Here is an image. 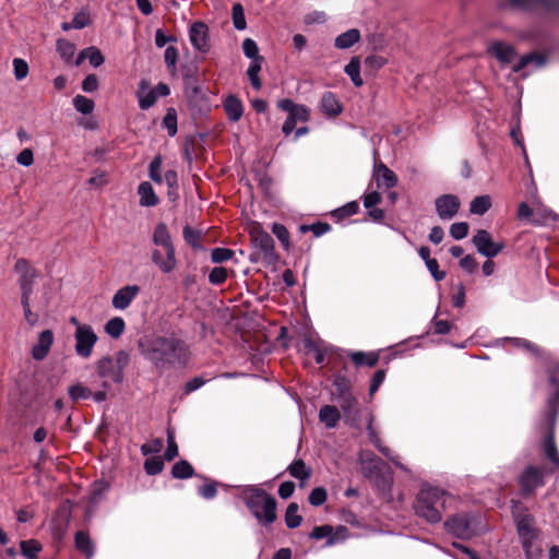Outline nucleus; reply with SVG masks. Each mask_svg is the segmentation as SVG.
<instances>
[{"label": "nucleus", "instance_id": "4", "mask_svg": "<svg viewBox=\"0 0 559 559\" xmlns=\"http://www.w3.org/2000/svg\"><path fill=\"white\" fill-rule=\"evenodd\" d=\"M421 519L429 523L441 520L447 500L445 491L429 483L421 481Z\"/></svg>", "mask_w": 559, "mask_h": 559}, {"label": "nucleus", "instance_id": "15", "mask_svg": "<svg viewBox=\"0 0 559 559\" xmlns=\"http://www.w3.org/2000/svg\"><path fill=\"white\" fill-rule=\"evenodd\" d=\"M472 241L476 247L477 251L481 255L489 259L498 255L500 251L503 249V245L495 242L490 234L484 229L477 230Z\"/></svg>", "mask_w": 559, "mask_h": 559}, {"label": "nucleus", "instance_id": "62", "mask_svg": "<svg viewBox=\"0 0 559 559\" xmlns=\"http://www.w3.org/2000/svg\"><path fill=\"white\" fill-rule=\"evenodd\" d=\"M13 68L15 79L19 81L25 79L29 71L27 62L21 58L13 60Z\"/></svg>", "mask_w": 559, "mask_h": 559}, {"label": "nucleus", "instance_id": "57", "mask_svg": "<svg viewBox=\"0 0 559 559\" xmlns=\"http://www.w3.org/2000/svg\"><path fill=\"white\" fill-rule=\"evenodd\" d=\"M160 168H162V157H160V155H157L151 162L150 169H148L150 178L156 183L163 182V177L160 175Z\"/></svg>", "mask_w": 559, "mask_h": 559}, {"label": "nucleus", "instance_id": "52", "mask_svg": "<svg viewBox=\"0 0 559 559\" xmlns=\"http://www.w3.org/2000/svg\"><path fill=\"white\" fill-rule=\"evenodd\" d=\"M163 126L167 129L168 134L174 136L177 133V112L174 108H168L163 119Z\"/></svg>", "mask_w": 559, "mask_h": 559}, {"label": "nucleus", "instance_id": "37", "mask_svg": "<svg viewBox=\"0 0 559 559\" xmlns=\"http://www.w3.org/2000/svg\"><path fill=\"white\" fill-rule=\"evenodd\" d=\"M309 536H310V538H313V539H321V538L328 537V540H326L328 546H332L336 543V537H335V535H333V526H331L329 524L316 526L311 531Z\"/></svg>", "mask_w": 559, "mask_h": 559}, {"label": "nucleus", "instance_id": "20", "mask_svg": "<svg viewBox=\"0 0 559 559\" xmlns=\"http://www.w3.org/2000/svg\"><path fill=\"white\" fill-rule=\"evenodd\" d=\"M190 40L195 49L207 52L210 49L207 25L203 22H194L190 28Z\"/></svg>", "mask_w": 559, "mask_h": 559}, {"label": "nucleus", "instance_id": "44", "mask_svg": "<svg viewBox=\"0 0 559 559\" xmlns=\"http://www.w3.org/2000/svg\"><path fill=\"white\" fill-rule=\"evenodd\" d=\"M164 180L168 187L167 197L171 202H175L178 199V176L175 170H167L164 176Z\"/></svg>", "mask_w": 559, "mask_h": 559}, {"label": "nucleus", "instance_id": "33", "mask_svg": "<svg viewBox=\"0 0 559 559\" xmlns=\"http://www.w3.org/2000/svg\"><path fill=\"white\" fill-rule=\"evenodd\" d=\"M75 547L76 549L84 554L87 558H91L94 554V546L90 535L84 531H79L75 534Z\"/></svg>", "mask_w": 559, "mask_h": 559}, {"label": "nucleus", "instance_id": "7", "mask_svg": "<svg viewBox=\"0 0 559 559\" xmlns=\"http://www.w3.org/2000/svg\"><path fill=\"white\" fill-rule=\"evenodd\" d=\"M548 62V53L533 50L520 56L516 62L511 67V70L513 73L520 74L521 78L526 79L534 71L545 68Z\"/></svg>", "mask_w": 559, "mask_h": 559}, {"label": "nucleus", "instance_id": "6", "mask_svg": "<svg viewBox=\"0 0 559 559\" xmlns=\"http://www.w3.org/2000/svg\"><path fill=\"white\" fill-rule=\"evenodd\" d=\"M447 531L462 539L472 538L485 530L479 514H459L444 523Z\"/></svg>", "mask_w": 559, "mask_h": 559}, {"label": "nucleus", "instance_id": "43", "mask_svg": "<svg viewBox=\"0 0 559 559\" xmlns=\"http://www.w3.org/2000/svg\"><path fill=\"white\" fill-rule=\"evenodd\" d=\"M298 504L296 502H292L288 504L285 512V523L288 528H296L302 522V516L298 514Z\"/></svg>", "mask_w": 559, "mask_h": 559}, {"label": "nucleus", "instance_id": "63", "mask_svg": "<svg viewBox=\"0 0 559 559\" xmlns=\"http://www.w3.org/2000/svg\"><path fill=\"white\" fill-rule=\"evenodd\" d=\"M86 51H88L87 59L94 68L100 67L104 63L105 58L97 47H88Z\"/></svg>", "mask_w": 559, "mask_h": 559}, {"label": "nucleus", "instance_id": "30", "mask_svg": "<svg viewBox=\"0 0 559 559\" xmlns=\"http://www.w3.org/2000/svg\"><path fill=\"white\" fill-rule=\"evenodd\" d=\"M319 418L328 428H334L341 419V414L336 406L324 405L319 411Z\"/></svg>", "mask_w": 559, "mask_h": 559}, {"label": "nucleus", "instance_id": "61", "mask_svg": "<svg viewBox=\"0 0 559 559\" xmlns=\"http://www.w3.org/2000/svg\"><path fill=\"white\" fill-rule=\"evenodd\" d=\"M272 231L282 242V245L287 249L289 247V233L287 228L282 224L275 223L272 226Z\"/></svg>", "mask_w": 559, "mask_h": 559}, {"label": "nucleus", "instance_id": "36", "mask_svg": "<svg viewBox=\"0 0 559 559\" xmlns=\"http://www.w3.org/2000/svg\"><path fill=\"white\" fill-rule=\"evenodd\" d=\"M350 360L356 366L367 365L368 367H373L379 361V355L377 353L355 352L350 354Z\"/></svg>", "mask_w": 559, "mask_h": 559}, {"label": "nucleus", "instance_id": "46", "mask_svg": "<svg viewBox=\"0 0 559 559\" xmlns=\"http://www.w3.org/2000/svg\"><path fill=\"white\" fill-rule=\"evenodd\" d=\"M124 321L123 319L116 317L110 319L106 325L105 331L107 334H109L114 338H118L124 331Z\"/></svg>", "mask_w": 559, "mask_h": 559}, {"label": "nucleus", "instance_id": "31", "mask_svg": "<svg viewBox=\"0 0 559 559\" xmlns=\"http://www.w3.org/2000/svg\"><path fill=\"white\" fill-rule=\"evenodd\" d=\"M138 193L140 195V205L142 206H155L159 201L152 185L147 181L139 186Z\"/></svg>", "mask_w": 559, "mask_h": 559}, {"label": "nucleus", "instance_id": "53", "mask_svg": "<svg viewBox=\"0 0 559 559\" xmlns=\"http://www.w3.org/2000/svg\"><path fill=\"white\" fill-rule=\"evenodd\" d=\"M144 469L148 475H157L164 469V462L159 456H152L145 461Z\"/></svg>", "mask_w": 559, "mask_h": 559}, {"label": "nucleus", "instance_id": "19", "mask_svg": "<svg viewBox=\"0 0 559 559\" xmlns=\"http://www.w3.org/2000/svg\"><path fill=\"white\" fill-rule=\"evenodd\" d=\"M337 403L344 413V416L352 425H357L359 419V408L357 399L349 391H342L337 397Z\"/></svg>", "mask_w": 559, "mask_h": 559}, {"label": "nucleus", "instance_id": "22", "mask_svg": "<svg viewBox=\"0 0 559 559\" xmlns=\"http://www.w3.org/2000/svg\"><path fill=\"white\" fill-rule=\"evenodd\" d=\"M53 343V333L51 330L43 331L37 343L32 347V356L35 360H43L48 355L50 347Z\"/></svg>", "mask_w": 559, "mask_h": 559}, {"label": "nucleus", "instance_id": "55", "mask_svg": "<svg viewBox=\"0 0 559 559\" xmlns=\"http://www.w3.org/2000/svg\"><path fill=\"white\" fill-rule=\"evenodd\" d=\"M178 455V447L175 441L174 432L167 429V449L164 453L166 461H173Z\"/></svg>", "mask_w": 559, "mask_h": 559}, {"label": "nucleus", "instance_id": "42", "mask_svg": "<svg viewBox=\"0 0 559 559\" xmlns=\"http://www.w3.org/2000/svg\"><path fill=\"white\" fill-rule=\"evenodd\" d=\"M37 276L36 270L28 272L26 274L20 275V288L22 292L21 298H31V295L33 293V284L34 280Z\"/></svg>", "mask_w": 559, "mask_h": 559}, {"label": "nucleus", "instance_id": "48", "mask_svg": "<svg viewBox=\"0 0 559 559\" xmlns=\"http://www.w3.org/2000/svg\"><path fill=\"white\" fill-rule=\"evenodd\" d=\"M70 399L76 403L80 400L88 399L92 396V391L81 383L73 384L68 390Z\"/></svg>", "mask_w": 559, "mask_h": 559}, {"label": "nucleus", "instance_id": "21", "mask_svg": "<svg viewBox=\"0 0 559 559\" xmlns=\"http://www.w3.org/2000/svg\"><path fill=\"white\" fill-rule=\"evenodd\" d=\"M96 372L103 379H110L115 383H121L124 379V373L119 372L116 368L114 359L110 356L102 357L96 362Z\"/></svg>", "mask_w": 559, "mask_h": 559}, {"label": "nucleus", "instance_id": "64", "mask_svg": "<svg viewBox=\"0 0 559 559\" xmlns=\"http://www.w3.org/2000/svg\"><path fill=\"white\" fill-rule=\"evenodd\" d=\"M227 278V270L223 266L214 267L209 275V281L214 285L224 283Z\"/></svg>", "mask_w": 559, "mask_h": 559}, {"label": "nucleus", "instance_id": "13", "mask_svg": "<svg viewBox=\"0 0 559 559\" xmlns=\"http://www.w3.org/2000/svg\"><path fill=\"white\" fill-rule=\"evenodd\" d=\"M185 84L188 104L192 116L201 115L203 112V107L206 106L201 86L197 84L194 76L188 73L185 75Z\"/></svg>", "mask_w": 559, "mask_h": 559}, {"label": "nucleus", "instance_id": "16", "mask_svg": "<svg viewBox=\"0 0 559 559\" xmlns=\"http://www.w3.org/2000/svg\"><path fill=\"white\" fill-rule=\"evenodd\" d=\"M556 421L551 425L549 423V412L546 409L545 414L543 415L539 426L542 429L547 430V433L545 436L544 442H543V449L545 452V455L556 465L559 466V453L554 440V428H555Z\"/></svg>", "mask_w": 559, "mask_h": 559}, {"label": "nucleus", "instance_id": "47", "mask_svg": "<svg viewBox=\"0 0 559 559\" xmlns=\"http://www.w3.org/2000/svg\"><path fill=\"white\" fill-rule=\"evenodd\" d=\"M242 50L248 58L252 59V62H257L258 60L260 62L264 61V58L259 55L258 45L253 39L246 38L242 43Z\"/></svg>", "mask_w": 559, "mask_h": 559}, {"label": "nucleus", "instance_id": "8", "mask_svg": "<svg viewBox=\"0 0 559 559\" xmlns=\"http://www.w3.org/2000/svg\"><path fill=\"white\" fill-rule=\"evenodd\" d=\"M277 106L288 112V117L282 128L285 135H289L294 131L298 121L306 122L310 119L309 108L304 105L295 104L289 98L281 99Z\"/></svg>", "mask_w": 559, "mask_h": 559}, {"label": "nucleus", "instance_id": "32", "mask_svg": "<svg viewBox=\"0 0 559 559\" xmlns=\"http://www.w3.org/2000/svg\"><path fill=\"white\" fill-rule=\"evenodd\" d=\"M288 472L293 477L301 481L300 487H304V481L309 479L311 476V468L307 467L306 463L301 459L294 461L288 466Z\"/></svg>", "mask_w": 559, "mask_h": 559}, {"label": "nucleus", "instance_id": "38", "mask_svg": "<svg viewBox=\"0 0 559 559\" xmlns=\"http://www.w3.org/2000/svg\"><path fill=\"white\" fill-rule=\"evenodd\" d=\"M193 474L192 465L186 460L178 461L171 468V475L177 479H186L193 476Z\"/></svg>", "mask_w": 559, "mask_h": 559}, {"label": "nucleus", "instance_id": "60", "mask_svg": "<svg viewBox=\"0 0 559 559\" xmlns=\"http://www.w3.org/2000/svg\"><path fill=\"white\" fill-rule=\"evenodd\" d=\"M234 257V251L227 248H215L212 250L211 258L215 263H222Z\"/></svg>", "mask_w": 559, "mask_h": 559}, {"label": "nucleus", "instance_id": "2", "mask_svg": "<svg viewBox=\"0 0 559 559\" xmlns=\"http://www.w3.org/2000/svg\"><path fill=\"white\" fill-rule=\"evenodd\" d=\"M518 502H514L512 513L516 524V531L526 559H539L542 547L536 544L539 537V530L535 526L534 516L519 511Z\"/></svg>", "mask_w": 559, "mask_h": 559}, {"label": "nucleus", "instance_id": "9", "mask_svg": "<svg viewBox=\"0 0 559 559\" xmlns=\"http://www.w3.org/2000/svg\"><path fill=\"white\" fill-rule=\"evenodd\" d=\"M499 7L522 11L542 10L547 14L559 16V0H502Z\"/></svg>", "mask_w": 559, "mask_h": 559}, {"label": "nucleus", "instance_id": "25", "mask_svg": "<svg viewBox=\"0 0 559 559\" xmlns=\"http://www.w3.org/2000/svg\"><path fill=\"white\" fill-rule=\"evenodd\" d=\"M138 98L140 108L146 110L155 105L157 100L156 91L150 88V83L146 80H142L139 84Z\"/></svg>", "mask_w": 559, "mask_h": 559}, {"label": "nucleus", "instance_id": "14", "mask_svg": "<svg viewBox=\"0 0 559 559\" xmlns=\"http://www.w3.org/2000/svg\"><path fill=\"white\" fill-rule=\"evenodd\" d=\"M487 52L496 58L502 67L515 63L518 58V51L514 46L502 41L492 40L487 46Z\"/></svg>", "mask_w": 559, "mask_h": 559}, {"label": "nucleus", "instance_id": "12", "mask_svg": "<svg viewBox=\"0 0 559 559\" xmlns=\"http://www.w3.org/2000/svg\"><path fill=\"white\" fill-rule=\"evenodd\" d=\"M75 352L80 357L88 358L97 342V335L90 325H79L74 334Z\"/></svg>", "mask_w": 559, "mask_h": 559}, {"label": "nucleus", "instance_id": "18", "mask_svg": "<svg viewBox=\"0 0 559 559\" xmlns=\"http://www.w3.org/2000/svg\"><path fill=\"white\" fill-rule=\"evenodd\" d=\"M436 211L442 221L452 219L459 212L461 202L454 194H443L435 201Z\"/></svg>", "mask_w": 559, "mask_h": 559}, {"label": "nucleus", "instance_id": "24", "mask_svg": "<svg viewBox=\"0 0 559 559\" xmlns=\"http://www.w3.org/2000/svg\"><path fill=\"white\" fill-rule=\"evenodd\" d=\"M139 290L140 287L138 285L126 286L119 289L112 298V306L117 309H126L138 295Z\"/></svg>", "mask_w": 559, "mask_h": 559}, {"label": "nucleus", "instance_id": "45", "mask_svg": "<svg viewBox=\"0 0 559 559\" xmlns=\"http://www.w3.org/2000/svg\"><path fill=\"white\" fill-rule=\"evenodd\" d=\"M57 51L59 52L60 57L69 63L74 56L75 45L67 39H58Z\"/></svg>", "mask_w": 559, "mask_h": 559}, {"label": "nucleus", "instance_id": "3", "mask_svg": "<svg viewBox=\"0 0 559 559\" xmlns=\"http://www.w3.org/2000/svg\"><path fill=\"white\" fill-rule=\"evenodd\" d=\"M246 504L259 521L271 524L276 520V500L264 489L257 487L247 489Z\"/></svg>", "mask_w": 559, "mask_h": 559}, {"label": "nucleus", "instance_id": "17", "mask_svg": "<svg viewBox=\"0 0 559 559\" xmlns=\"http://www.w3.org/2000/svg\"><path fill=\"white\" fill-rule=\"evenodd\" d=\"M250 236L254 247L263 253L265 259L269 261L275 259L274 240L266 231L260 226H254L250 231Z\"/></svg>", "mask_w": 559, "mask_h": 559}, {"label": "nucleus", "instance_id": "35", "mask_svg": "<svg viewBox=\"0 0 559 559\" xmlns=\"http://www.w3.org/2000/svg\"><path fill=\"white\" fill-rule=\"evenodd\" d=\"M360 33L356 28H352L341 35H338L335 39V46L340 49H347L352 47L354 44L359 41Z\"/></svg>", "mask_w": 559, "mask_h": 559}, {"label": "nucleus", "instance_id": "59", "mask_svg": "<svg viewBox=\"0 0 559 559\" xmlns=\"http://www.w3.org/2000/svg\"><path fill=\"white\" fill-rule=\"evenodd\" d=\"M183 238L193 248L200 247L201 233L199 230H195L190 226H186L183 228Z\"/></svg>", "mask_w": 559, "mask_h": 559}, {"label": "nucleus", "instance_id": "49", "mask_svg": "<svg viewBox=\"0 0 559 559\" xmlns=\"http://www.w3.org/2000/svg\"><path fill=\"white\" fill-rule=\"evenodd\" d=\"M73 105L75 109L83 114L88 115L94 110V100L82 95H78L73 98Z\"/></svg>", "mask_w": 559, "mask_h": 559}, {"label": "nucleus", "instance_id": "11", "mask_svg": "<svg viewBox=\"0 0 559 559\" xmlns=\"http://www.w3.org/2000/svg\"><path fill=\"white\" fill-rule=\"evenodd\" d=\"M548 381L554 389V393L547 400V411L549 412V423L552 425L559 413V360H551L547 367Z\"/></svg>", "mask_w": 559, "mask_h": 559}, {"label": "nucleus", "instance_id": "39", "mask_svg": "<svg viewBox=\"0 0 559 559\" xmlns=\"http://www.w3.org/2000/svg\"><path fill=\"white\" fill-rule=\"evenodd\" d=\"M21 552L28 559H37L41 550V544L36 539L22 540L20 543Z\"/></svg>", "mask_w": 559, "mask_h": 559}, {"label": "nucleus", "instance_id": "10", "mask_svg": "<svg viewBox=\"0 0 559 559\" xmlns=\"http://www.w3.org/2000/svg\"><path fill=\"white\" fill-rule=\"evenodd\" d=\"M545 471L542 467L530 465L519 477L521 493L524 497L531 496L535 490L544 486Z\"/></svg>", "mask_w": 559, "mask_h": 559}, {"label": "nucleus", "instance_id": "27", "mask_svg": "<svg viewBox=\"0 0 559 559\" xmlns=\"http://www.w3.org/2000/svg\"><path fill=\"white\" fill-rule=\"evenodd\" d=\"M320 108L324 115L331 118H335L342 112V105L332 92H325L322 95Z\"/></svg>", "mask_w": 559, "mask_h": 559}, {"label": "nucleus", "instance_id": "56", "mask_svg": "<svg viewBox=\"0 0 559 559\" xmlns=\"http://www.w3.org/2000/svg\"><path fill=\"white\" fill-rule=\"evenodd\" d=\"M328 499V492L323 487H317L310 492L308 500L313 507L322 506Z\"/></svg>", "mask_w": 559, "mask_h": 559}, {"label": "nucleus", "instance_id": "5", "mask_svg": "<svg viewBox=\"0 0 559 559\" xmlns=\"http://www.w3.org/2000/svg\"><path fill=\"white\" fill-rule=\"evenodd\" d=\"M359 461L362 475L379 489L385 490L391 481L390 466L372 452H361Z\"/></svg>", "mask_w": 559, "mask_h": 559}, {"label": "nucleus", "instance_id": "50", "mask_svg": "<svg viewBox=\"0 0 559 559\" xmlns=\"http://www.w3.org/2000/svg\"><path fill=\"white\" fill-rule=\"evenodd\" d=\"M358 203L356 201L348 202L344 206H341L332 212V216L337 219H344L345 217L352 216L358 212Z\"/></svg>", "mask_w": 559, "mask_h": 559}, {"label": "nucleus", "instance_id": "29", "mask_svg": "<svg viewBox=\"0 0 559 559\" xmlns=\"http://www.w3.org/2000/svg\"><path fill=\"white\" fill-rule=\"evenodd\" d=\"M224 109L231 121H238L243 112L240 99L236 95H228L224 102Z\"/></svg>", "mask_w": 559, "mask_h": 559}, {"label": "nucleus", "instance_id": "41", "mask_svg": "<svg viewBox=\"0 0 559 559\" xmlns=\"http://www.w3.org/2000/svg\"><path fill=\"white\" fill-rule=\"evenodd\" d=\"M345 72L350 76L355 86L359 87L364 84L360 76V60L358 57H353L349 63L345 67Z\"/></svg>", "mask_w": 559, "mask_h": 559}, {"label": "nucleus", "instance_id": "28", "mask_svg": "<svg viewBox=\"0 0 559 559\" xmlns=\"http://www.w3.org/2000/svg\"><path fill=\"white\" fill-rule=\"evenodd\" d=\"M153 242L155 246L163 247L165 251L171 250L175 251V247L173 245L171 237L168 233L167 226L164 223H159L156 225L153 233Z\"/></svg>", "mask_w": 559, "mask_h": 559}, {"label": "nucleus", "instance_id": "1", "mask_svg": "<svg viewBox=\"0 0 559 559\" xmlns=\"http://www.w3.org/2000/svg\"><path fill=\"white\" fill-rule=\"evenodd\" d=\"M142 355L158 367L165 365H185L188 354L185 344L176 338L144 337L139 341Z\"/></svg>", "mask_w": 559, "mask_h": 559}, {"label": "nucleus", "instance_id": "40", "mask_svg": "<svg viewBox=\"0 0 559 559\" xmlns=\"http://www.w3.org/2000/svg\"><path fill=\"white\" fill-rule=\"evenodd\" d=\"M491 207L489 195H479L472 200L469 211L472 214L484 215Z\"/></svg>", "mask_w": 559, "mask_h": 559}, {"label": "nucleus", "instance_id": "58", "mask_svg": "<svg viewBox=\"0 0 559 559\" xmlns=\"http://www.w3.org/2000/svg\"><path fill=\"white\" fill-rule=\"evenodd\" d=\"M468 224L465 222L453 223L450 227V235L456 240L465 238L468 234Z\"/></svg>", "mask_w": 559, "mask_h": 559}, {"label": "nucleus", "instance_id": "34", "mask_svg": "<svg viewBox=\"0 0 559 559\" xmlns=\"http://www.w3.org/2000/svg\"><path fill=\"white\" fill-rule=\"evenodd\" d=\"M421 259L425 261V264L435 281L440 282L445 277V272L439 269L438 261L429 258V250L424 247H421Z\"/></svg>", "mask_w": 559, "mask_h": 559}, {"label": "nucleus", "instance_id": "23", "mask_svg": "<svg viewBox=\"0 0 559 559\" xmlns=\"http://www.w3.org/2000/svg\"><path fill=\"white\" fill-rule=\"evenodd\" d=\"M373 177L377 180L378 187H385L389 189L394 187L397 182L395 174L383 163L374 165Z\"/></svg>", "mask_w": 559, "mask_h": 559}, {"label": "nucleus", "instance_id": "54", "mask_svg": "<svg viewBox=\"0 0 559 559\" xmlns=\"http://www.w3.org/2000/svg\"><path fill=\"white\" fill-rule=\"evenodd\" d=\"M261 66H262V62H260L259 60L257 62H252L247 72L249 80L251 82V85L255 90H260L262 86L261 79L259 78V72L261 71Z\"/></svg>", "mask_w": 559, "mask_h": 559}, {"label": "nucleus", "instance_id": "26", "mask_svg": "<svg viewBox=\"0 0 559 559\" xmlns=\"http://www.w3.org/2000/svg\"><path fill=\"white\" fill-rule=\"evenodd\" d=\"M152 261L164 273H170L176 266V253L175 251H165V258L162 255L160 250H154L152 253Z\"/></svg>", "mask_w": 559, "mask_h": 559}, {"label": "nucleus", "instance_id": "51", "mask_svg": "<svg viewBox=\"0 0 559 559\" xmlns=\"http://www.w3.org/2000/svg\"><path fill=\"white\" fill-rule=\"evenodd\" d=\"M233 23L236 29L242 31L247 27L245 10L240 3L233 5Z\"/></svg>", "mask_w": 559, "mask_h": 559}]
</instances>
